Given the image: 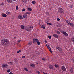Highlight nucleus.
<instances>
[{
  "label": "nucleus",
  "instance_id": "f257e3e1",
  "mask_svg": "<svg viewBox=\"0 0 74 74\" xmlns=\"http://www.w3.org/2000/svg\"><path fill=\"white\" fill-rule=\"evenodd\" d=\"M10 44V41L8 39H5V45L4 47H7V46H8Z\"/></svg>",
  "mask_w": 74,
  "mask_h": 74
},
{
  "label": "nucleus",
  "instance_id": "f03ea898",
  "mask_svg": "<svg viewBox=\"0 0 74 74\" xmlns=\"http://www.w3.org/2000/svg\"><path fill=\"white\" fill-rule=\"evenodd\" d=\"M58 11L60 14L62 13L63 12V9L61 8H59L58 9Z\"/></svg>",
  "mask_w": 74,
  "mask_h": 74
},
{
  "label": "nucleus",
  "instance_id": "7ed1b4c3",
  "mask_svg": "<svg viewBox=\"0 0 74 74\" xmlns=\"http://www.w3.org/2000/svg\"><path fill=\"white\" fill-rule=\"evenodd\" d=\"M33 29V27L32 26H30L27 28L26 30L28 32H30L31 30V29Z\"/></svg>",
  "mask_w": 74,
  "mask_h": 74
},
{
  "label": "nucleus",
  "instance_id": "20e7f679",
  "mask_svg": "<svg viewBox=\"0 0 74 74\" xmlns=\"http://www.w3.org/2000/svg\"><path fill=\"white\" fill-rule=\"evenodd\" d=\"M5 39H3L1 40V44L4 47V45L5 43Z\"/></svg>",
  "mask_w": 74,
  "mask_h": 74
},
{
  "label": "nucleus",
  "instance_id": "39448f33",
  "mask_svg": "<svg viewBox=\"0 0 74 74\" xmlns=\"http://www.w3.org/2000/svg\"><path fill=\"white\" fill-rule=\"evenodd\" d=\"M61 32L62 33H63V34L64 35V36H69L68 35V34L66 32H63V31H61Z\"/></svg>",
  "mask_w": 74,
  "mask_h": 74
},
{
  "label": "nucleus",
  "instance_id": "423d86ee",
  "mask_svg": "<svg viewBox=\"0 0 74 74\" xmlns=\"http://www.w3.org/2000/svg\"><path fill=\"white\" fill-rule=\"evenodd\" d=\"M2 67L3 68H7L8 67V65L6 64H3L2 65Z\"/></svg>",
  "mask_w": 74,
  "mask_h": 74
},
{
  "label": "nucleus",
  "instance_id": "0eeeda50",
  "mask_svg": "<svg viewBox=\"0 0 74 74\" xmlns=\"http://www.w3.org/2000/svg\"><path fill=\"white\" fill-rule=\"evenodd\" d=\"M18 18L20 20L23 19V17L21 15H19L18 16Z\"/></svg>",
  "mask_w": 74,
  "mask_h": 74
},
{
  "label": "nucleus",
  "instance_id": "6e6552de",
  "mask_svg": "<svg viewBox=\"0 0 74 74\" xmlns=\"http://www.w3.org/2000/svg\"><path fill=\"white\" fill-rule=\"evenodd\" d=\"M46 46L49 49L50 52H51V53H52V51L51 50V48H50V47H49V45H48V44H46Z\"/></svg>",
  "mask_w": 74,
  "mask_h": 74
},
{
  "label": "nucleus",
  "instance_id": "1a4fd4ad",
  "mask_svg": "<svg viewBox=\"0 0 74 74\" xmlns=\"http://www.w3.org/2000/svg\"><path fill=\"white\" fill-rule=\"evenodd\" d=\"M61 69L63 70V71H66V67H65L62 66L61 67Z\"/></svg>",
  "mask_w": 74,
  "mask_h": 74
},
{
  "label": "nucleus",
  "instance_id": "9d476101",
  "mask_svg": "<svg viewBox=\"0 0 74 74\" xmlns=\"http://www.w3.org/2000/svg\"><path fill=\"white\" fill-rule=\"evenodd\" d=\"M53 37H56V38H58V35L56 34H53Z\"/></svg>",
  "mask_w": 74,
  "mask_h": 74
},
{
  "label": "nucleus",
  "instance_id": "9b49d317",
  "mask_svg": "<svg viewBox=\"0 0 74 74\" xmlns=\"http://www.w3.org/2000/svg\"><path fill=\"white\" fill-rule=\"evenodd\" d=\"M49 67L51 70H52L53 69V66L52 65H49Z\"/></svg>",
  "mask_w": 74,
  "mask_h": 74
},
{
  "label": "nucleus",
  "instance_id": "f8f14e48",
  "mask_svg": "<svg viewBox=\"0 0 74 74\" xmlns=\"http://www.w3.org/2000/svg\"><path fill=\"white\" fill-rule=\"evenodd\" d=\"M23 18H25V19H27V16L26 15V14L23 15Z\"/></svg>",
  "mask_w": 74,
  "mask_h": 74
},
{
  "label": "nucleus",
  "instance_id": "ddd939ff",
  "mask_svg": "<svg viewBox=\"0 0 74 74\" xmlns=\"http://www.w3.org/2000/svg\"><path fill=\"white\" fill-rule=\"evenodd\" d=\"M56 48L58 51H62V48L61 47H58Z\"/></svg>",
  "mask_w": 74,
  "mask_h": 74
},
{
  "label": "nucleus",
  "instance_id": "4468645a",
  "mask_svg": "<svg viewBox=\"0 0 74 74\" xmlns=\"http://www.w3.org/2000/svg\"><path fill=\"white\" fill-rule=\"evenodd\" d=\"M7 2L9 3H11L12 1V0H6Z\"/></svg>",
  "mask_w": 74,
  "mask_h": 74
},
{
  "label": "nucleus",
  "instance_id": "2eb2a0df",
  "mask_svg": "<svg viewBox=\"0 0 74 74\" xmlns=\"http://www.w3.org/2000/svg\"><path fill=\"white\" fill-rule=\"evenodd\" d=\"M33 40L34 41H36V42L37 43L39 41L37 39H33Z\"/></svg>",
  "mask_w": 74,
  "mask_h": 74
},
{
  "label": "nucleus",
  "instance_id": "dca6fc26",
  "mask_svg": "<svg viewBox=\"0 0 74 74\" xmlns=\"http://www.w3.org/2000/svg\"><path fill=\"white\" fill-rule=\"evenodd\" d=\"M66 22H67V23L68 24V25H70V21H69V20H66Z\"/></svg>",
  "mask_w": 74,
  "mask_h": 74
},
{
  "label": "nucleus",
  "instance_id": "f3484780",
  "mask_svg": "<svg viewBox=\"0 0 74 74\" xmlns=\"http://www.w3.org/2000/svg\"><path fill=\"white\" fill-rule=\"evenodd\" d=\"M6 13L7 15H11V13L7 11L6 12Z\"/></svg>",
  "mask_w": 74,
  "mask_h": 74
},
{
  "label": "nucleus",
  "instance_id": "a211bd4d",
  "mask_svg": "<svg viewBox=\"0 0 74 74\" xmlns=\"http://www.w3.org/2000/svg\"><path fill=\"white\" fill-rule=\"evenodd\" d=\"M2 16L4 18H5V17H7V14H2Z\"/></svg>",
  "mask_w": 74,
  "mask_h": 74
},
{
  "label": "nucleus",
  "instance_id": "6ab92c4d",
  "mask_svg": "<svg viewBox=\"0 0 74 74\" xmlns=\"http://www.w3.org/2000/svg\"><path fill=\"white\" fill-rule=\"evenodd\" d=\"M8 64H10V65H13V63L12 62H9Z\"/></svg>",
  "mask_w": 74,
  "mask_h": 74
},
{
  "label": "nucleus",
  "instance_id": "aec40b11",
  "mask_svg": "<svg viewBox=\"0 0 74 74\" xmlns=\"http://www.w3.org/2000/svg\"><path fill=\"white\" fill-rule=\"evenodd\" d=\"M27 10L29 11H32V8H27Z\"/></svg>",
  "mask_w": 74,
  "mask_h": 74
},
{
  "label": "nucleus",
  "instance_id": "412c9836",
  "mask_svg": "<svg viewBox=\"0 0 74 74\" xmlns=\"http://www.w3.org/2000/svg\"><path fill=\"white\" fill-rule=\"evenodd\" d=\"M20 27L21 28V29H24V27H25V26L24 25H21Z\"/></svg>",
  "mask_w": 74,
  "mask_h": 74
},
{
  "label": "nucleus",
  "instance_id": "4be33fe9",
  "mask_svg": "<svg viewBox=\"0 0 74 74\" xmlns=\"http://www.w3.org/2000/svg\"><path fill=\"white\" fill-rule=\"evenodd\" d=\"M30 66H31V67H35V65H34V64H30Z\"/></svg>",
  "mask_w": 74,
  "mask_h": 74
},
{
  "label": "nucleus",
  "instance_id": "5701e85b",
  "mask_svg": "<svg viewBox=\"0 0 74 74\" xmlns=\"http://www.w3.org/2000/svg\"><path fill=\"white\" fill-rule=\"evenodd\" d=\"M31 12H27L25 13V14L27 15V14H31Z\"/></svg>",
  "mask_w": 74,
  "mask_h": 74
},
{
  "label": "nucleus",
  "instance_id": "b1692460",
  "mask_svg": "<svg viewBox=\"0 0 74 74\" xmlns=\"http://www.w3.org/2000/svg\"><path fill=\"white\" fill-rule=\"evenodd\" d=\"M32 3L33 4H36V1H32Z\"/></svg>",
  "mask_w": 74,
  "mask_h": 74
},
{
  "label": "nucleus",
  "instance_id": "393cba45",
  "mask_svg": "<svg viewBox=\"0 0 74 74\" xmlns=\"http://www.w3.org/2000/svg\"><path fill=\"white\" fill-rule=\"evenodd\" d=\"M69 25H70V26H72V27H73V26H74V24L70 23Z\"/></svg>",
  "mask_w": 74,
  "mask_h": 74
},
{
  "label": "nucleus",
  "instance_id": "a878e982",
  "mask_svg": "<svg viewBox=\"0 0 74 74\" xmlns=\"http://www.w3.org/2000/svg\"><path fill=\"white\" fill-rule=\"evenodd\" d=\"M71 40L74 42V37H72L71 38Z\"/></svg>",
  "mask_w": 74,
  "mask_h": 74
},
{
  "label": "nucleus",
  "instance_id": "bb28decb",
  "mask_svg": "<svg viewBox=\"0 0 74 74\" xmlns=\"http://www.w3.org/2000/svg\"><path fill=\"white\" fill-rule=\"evenodd\" d=\"M41 28H42V29H45V27L44 25H42L41 26Z\"/></svg>",
  "mask_w": 74,
  "mask_h": 74
},
{
  "label": "nucleus",
  "instance_id": "cd10ccee",
  "mask_svg": "<svg viewBox=\"0 0 74 74\" xmlns=\"http://www.w3.org/2000/svg\"><path fill=\"white\" fill-rule=\"evenodd\" d=\"M54 66L55 67H56V68H57V67H59V65L56 64H55L54 65Z\"/></svg>",
  "mask_w": 74,
  "mask_h": 74
},
{
  "label": "nucleus",
  "instance_id": "c85d7f7f",
  "mask_svg": "<svg viewBox=\"0 0 74 74\" xmlns=\"http://www.w3.org/2000/svg\"><path fill=\"white\" fill-rule=\"evenodd\" d=\"M16 8L17 10H19V7L18 6H16Z\"/></svg>",
  "mask_w": 74,
  "mask_h": 74
},
{
  "label": "nucleus",
  "instance_id": "c756f323",
  "mask_svg": "<svg viewBox=\"0 0 74 74\" xmlns=\"http://www.w3.org/2000/svg\"><path fill=\"white\" fill-rule=\"evenodd\" d=\"M31 44H32V42H29L28 45H31Z\"/></svg>",
  "mask_w": 74,
  "mask_h": 74
},
{
  "label": "nucleus",
  "instance_id": "7c9ffc66",
  "mask_svg": "<svg viewBox=\"0 0 74 74\" xmlns=\"http://www.w3.org/2000/svg\"><path fill=\"white\" fill-rule=\"evenodd\" d=\"M11 71V69H9V70H7V73H10V72Z\"/></svg>",
  "mask_w": 74,
  "mask_h": 74
},
{
  "label": "nucleus",
  "instance_id": "2f4dec72",
  "mask_svg": "<svg viewBox=\"0 0 74 74\" xmlns=\"http://www.w3.org/2000/svg\"><path fill=\"white\" fill-rule=\"evenodd\" d=\"M37 44L38 45H40V44H41V42L39 41L38 42H37Z\"/></svg>",
  "mask_w": 74,
  "mask_h": 74
},
{
  "label": "nucleus",
  "instance_id": "473e14b6",
  "mask_svg": "<svg viewBox=\"0 0 74 74\" xmlns=\"http://www.w3.org/2000/svg\"><path fill=\"white\" fill-rule=\"evenodd\" d=\"M24 69L26 71H28V69H27L26 68H24Z\"/></svg>",
  "mask_w": 74,
  "mask_h": 74
},
{
  "label": "nucleus",
  "instance_id": "72a5a7b5",
  "mask_svg": "<svg viewBox=\"0 0 74 74\" xmlns=\"http://www.w3.org/2000/svg\"><path fill=\"white\" fill-rule=\"evenodd\" d=\"M36 72H37V73H38V74H41L40 72H39V71H37Z\"/></svg>",
  "mask_w": 74,
  "mask_h": 74
},
{
  "label": "nucleus",
  "instance_id": "f704fd0d",
  "mask_svg": "<svg viewBox=\"0 0 74 74\" xmlns=\"http://www.w3.org/2000/svg\"><path fill=\"white\" fill-rule=\"evenodd\" d=\"M48 38H49V39L51 40V36H48Z\"/></svg>",
  "mask_w": 74,
  "mask_h": 74
},
{
  "label": "nucleus",
  "instance_id": "c9c22d12",
  "mask_svg": "<svg viewBox=\"0 0 74 74\" xmlns=\"http://www.w3.org/2000/svg\"><path fill=\"white\" fill-rule=\"evenodd\" d=\"M70 71L71 73H73V69L72 68L70 70Z\"/></svg>",
  "mask_w": 74,
  "mask_h": 74
},
{
  "label": "nucleus",
  "instance_id": "e433bc0d",
  "mask_svg": "<svg viewBox=\"0 0 74 74\" xmlns=\"http://www.w3.org/2000/svg\"><path fill=\"white\" fill-rule=\"evenodd\" d=\"M57 34H59L60 33V32H59V31H57Z\"/></svg>",
  "mask_w": 74,
  "mask_h": 74
},
{
  "label": "nucleus",
  "instance_id": "4c0bfd02",
  "mask_svg": "<svg viewBox=\"0 0 74 74\" xmlns=\"http://www.w3.org/2000/svg\"><path fill=\"white\" fill-rule=\"evenodd\" d=\"M21 51H22V50H19V51H18L17 52V53H19L20 52H21Z\"/></svg>",
  "mask_w": 74,
  "mask_h": 74
},
{
  "label": "nucleus",
  "instance_id": "58836bf2",
  "mask_svg": "<svg viewBox=\"0 0 74 74\" xmlns=\"http://www.w3.org/2000/svg\"><path fill=\"white\" fill-rule=\"evenodd\" d=\"M23 1L24 3H26V2L27 1V0H23Z\"/></svg>",
  "mask_w": 74,
  "mask_h": 74
},
{
  "label": "nucleus",
  "instance_id": "ea45409f",
  "mask_svg": "<svg viewBox=\"0 0 74 74\" xmlns=\"http://www.w3.org/2000/svg\"><path fill=\"white\" fill-rule=\"evenodd\" d=\"M4 5V3H1L0 4V5Z\"/></svg>",
  "mask_w": 74,
  "mask_h": 74
},
{
  "label": "nucleus",
  "instance_id": "a19ab883",
  "mask_svg": "<svg viewBox=\"0 0 74 74\" xmlns=\"http://www.w3.org/2000/svg\"><path fill=\"white\" fill-rule=\"evenodd\" d=\"M22 58H23V59H25V58H26V57L25 56H23L22 57Z\"/></svg>",
  "mask_w": 74,
  "mask_h": 74
},
{
  "label": "nucleus",
  "instance_id": "79ce46f5",
  "mask_svg": "<svg viewBox=\"0 0 74 74\" xmlns=\"http://www.w3.org/2000/svg\"><path fill=\"white\" fill-rule=\"evenodd\" d=\"M46 14L48 15L49 14V13H48V12H46Z\"/></svg>",
  "mask_w": 74,
  "mask_h": 74
},
{
  "label": "nucleus",
  "instance_id": "37998d69",
  "mask_svg": "<svg viewBox=\"0 0 74 74\" xmlns=\"http://www.w3.org/2000/svg\"><path fill=\"white\" fill-rule=\"evenodd\" d=\"M22 11H26V10L25 9H23L22 10Z\"/></svg>",
  "mask_w": 74,
  "mask_h": 74
},
{
  "label": "nucleus",
  "instance_id": "c03bdc74",
  "mask_svg": "<svg viewBox=\"0 0 74 74\" xmlns=\"http://www.w3.org/2000/svg\"><path fill=\"white\" fill-rule=\"evenodd\" d=\"M47 25H52V24L51 23H47Z\"/></svg>",
  "mask_w": 74,
  "mask_h": 74
},
{
  "label": "nucleus",
  "instance_id": "a18cd8bd",
  "mask_svg": "<svg viewBox=\"0 0 74 74\" xmlns=\"http://www.w3.org/2000/svg\"><path fill=\"white\" fill-rule=\"evenodd\" d=\"M42 60H44V61H45V59L44 58H42Z\"/></svg>",
  "mask_w": 74,
  "mask_h": 74
},
{
  "label": "nucleus",
  "instance_id": "49530a36",
  "mask_svg": "<svg viewBox=\"0 0 74 74\" xmlns=\"http://www.w3.org/2000/svg\"><path fill=\"white\" fill-rule=\"evenodd\" d=\"M57 21H59V20H60V19L59 18H57Z\"/></svg>",
  "mask_w": 74,
  "mask_h": 74
},
{
  "label": "nucleus",
  "instance_id": "de8ad7c7",
  "mask_svg": "<svg viewBox=\"0 0 74 74\" xmlns=\"http://www.w3.org/2000/svg\"><path fill=\"white\" fill-rule=\"evenodd\" d=\"M21 42V40H18V42Z\"/></svg>",
  "mask_w": 74,
  "mask_h": 74
},
{
  "label": "nucleus",
  "instance_id": "09e8293b",
  "mask_svg": "<svg viewBox=\"0 0 74 74\" xmlns=\"http://www.w3.org/2000/svg\"><path fill=\"white\" fill-rule=\"evenodd\" d=\"M9 74H13V73L12 72H10L9 73Z\"/></svg>",
  "mask_w": 74,
  "mask_h": 74
},
{
  "label": "nucleus",
  "instance_id": "8fccbe9b",
  "mask_svg": "<svg viewBox=\"0 0 74 74\" xmlns=\"http://www.w3.org/2000/svg\"><path fill=\"white\" fill-rule=\"evenodd\" d=\"M70 7H71V8H73V6L72 5Z\"/></svg>",
  "mask_w": 74,
  "mask_h": 74
},
{
  "label": "nucleus",
  "instance_id": "3c124183",
  "mask_svg": "<svg viewBox=\"0 0 74 74\" xmlns=\"http://www.w3.org/2000/svg\"><path fill=\"white\" fill-rule=\"evenodd\" d=\"M45 43H47V41H45Z\"/></svg>",
  "mask_w": 74,
  "mask_h": 74
},
{
  "label": "nucleus",
  "instance_id": "603ef678",
  "mask_svg": "<svg viewBox=\"0 0 74 74\" xmlns=\"http://www.w3.org/2000/svg\"><path fill=\"white\" fill-rule=\"evenodd\" d=\"M13 1H16V0H13Z\"/></svg>",
  "mask_w": 74,
  "mask_h": 74
},
{
  "label": "nucleus",
  "instance_id": "864d4df0",
  "mask_svg": "<svg viewBox=\"0 0 74 74\" xmlns=\"http://www.w3.org/2000/svg\"><path fill=\"white\" fill-rule=\"evenodd\" d=\"M73 61L74 62V59H73Z\"/></svg>",
  "mask_w": 74,
  "mask_h": 74
}]
</instances>
